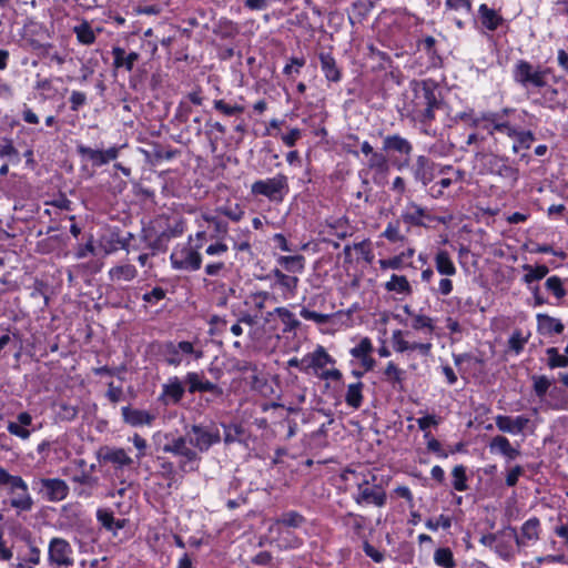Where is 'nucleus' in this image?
<instances>
[{
	"label": "nucleus",
	"mask_w": 568,
	"mask_h": 568,
	"mask_svg": "<svg viewBox=\"0 0 568 568\" xmlns=\"http://www.w3.org/2000/svg\"><path fill=\"white\" fill-rule=\"evenodd\" d=\"M442 104L440 92L434 81L424 80L415 87L410 113L413 120L422 124L423 133L432 136L436 134L432 130V122L435 120V111Z\"/></svg>",
	"instance_id": "nucleus-1"
},
{
	"label": "nucleus",
	"mask_w": 568,
	"mask_h": 568,
	"mask_svg": "<svg viewBox=\"0 0 568 568\" xmlns=\"http://www.w3.org/2000/svg\"><path fill=\"white\" fill-rule=\"evenodd\" d=\"M516 109L503 108L499 111H485L471 118V126L481 129L487 135L497 140L496 134L506 135L510 139L519 129L510 121V115L515 114Z\"/></svg>",
	"instance_id": "nucleus-2"
},
{
	"label": "nucleus",
	"mask_w": 568,
	"mask_h": 568,
	"mask_svg": "<svg viewBox=\"0 0 568 568\" xmlns=\"http://www.w3.org/2000/svg\"><path fill=\"white\" fill-rule=\"evenodd\" d=\"M349 476H356L355 470L346 468L342 474L341 478L343 480H348ZM371 481H376V476L371 475L369 478L366 475H362V478H356V485L358 493L355 496V501L358 505H374L376 507H383L386 505L387 495L384 488L378 484H373L371 486Z\"/></svg>",
	"instance_id": "nucleus-3"
},
{
	"label": "nucleus",
	"mask_w": 568,
	"mask_h": 568,
	"mask_svg": "<svg viewBox=\"0 0 568 568\" xmlns=\"http://www.w3.org/2000/svg\"><path fill=\"white\" fill-rule=\"evenodd\" d=\"M550 72L548 68L542 69L540 65L534 67L526 60H518L513 70L515 82L528 88H544L547 85V75Z\"/></svg>",
	"instance_id": "nucleus-4"
},
{
	"label": "nucleus",
	"mask_w": 568,
	"mask_h": 568,
	"mask_svg": "<svg viewBox=\"0 0 568 568\" xmlns=\"http://www.w3.org/2000/svg\"><path fill=\"white\" fill-rule=\"evenodd\" d=\"M288 191L287 176L282 173L265 180H257L251 185L253 195L265 196L273 202H282Z\"/></svg>",
	"instance_id": "nucleus-5"
},
{
	"label": "nucleus",
	"mask_w": 568,
	"mask_h": 568,
	"mask_svg": "<svg viewBox=\"0 0 568 568\" xmlns=\"http://www.w3.org/2000/svg\"><path fill=\"white\" fill-rule=\"evenodd\" d=\"M539 527L540 521L534 517L528 519L521 527V532L518 534L516 528L508 526L500 531V535L508 541L514 540L517 547L520 549L529 541H536L539 539Z\"/></svg>",
	"instance_id": "nucleus-6"
},
{
	"label": "nucleus",
	"mask_w": 568,
	"mask_h": 568,
	"mask_svg": "<svg viewBox=\"0 0 568 568\" xmlns=\"http://www.w3.org/2000/svg\"><path fill=\"white\" fill-rule=\"evenodd\" d=\"M170 261L174 270L197 271L202 265L201 254L189 245L175 248L170 256Z\"/></svg>",
	"instance_id": "nucleus-7"
},
{
	"label": "nucleus",
	"mask_w": 568,
	"mask_h": 568,
	"mask_svg": "<svg viewBox=\"0 0 568 568\" xmlns=\"http://www.w3.org/2000/svg\"><path fill=\"white\" fill-rule=\"evenodd\" d=\"M49 562L51 566H55L58 568L61 567H70L73 565L72 547L71 545L63 538H52L49 544Z\"/></svg>",
	"instance_id": "nucleus-8"
},
{
	"label": "nucleus",
	"mask_w": 568,
	"mask_h": 568,
	"mask_svg": "<svg viewBox=\"0 0 568 568\" xmlns=\"http://www.w3.org/2000/svg\"><path fill=\"white\" fill-rule=\"evenodd\" d=\"M190 445L201 452L207 450L213 444L221 440L219 429L204 427L201 425H193L187 432Z\"/></svg>",
	"instance_id": "nucleus-9"
},
{
	"label": "nucleus",
	"mask_w": 568,
	"mask_h": 568,
	"mask_svg": "<svg viewBox=\"0 0 568 568\" xmlns=\"http://www.w3.org/2000/svg\"><path fill=\"white\" fill-rule=\"evenodd\" d=\"M39 485V494L49 501H61L69 494L68 485L60 478H41Z\"/></svg>",
	"instance_id": "nucleus-10"
},
{
	"label": "nucleus",
	"mask_w": 568,
	"mask_h": 568,
	"mask_svg": "<svg viewBox=\"0 0 568 568\" xmlns=\"http://www.w3.org/2000/svg\"><path fill=\"white\" fill-rule=\"evenodd\" d=\"M402 221L410 226H423L428 227V223L435 220L428 211L415 202L407 204L400 215Z\"/></svg>",
	"instance_id": "nucleus-11"
},
{
	"label": "nucleus",
	"mask_w": 568,
	"mask_h": 568,
	"mask_svg": "<svg viewBox=\"0 0 568 568\" xmlns=\"http://www.w3.org/2000/svg\"><path fill=\"white\" fill-rule=\"evenodd\" d=\"M185 383L187 384V390L191 394L209 392L216 397H221L223 395V389L219 385L205 379L202 374L196 372H189L185 375Z\"/></svg>",
	"instance_id": "nucleus-12"
},
{
	"label": "nucleus",
	"mask_w": 568,
	"mask_h": 568,
	"mask_svg": "<svg viewBox=\"0 0 568 568\" xmlns=\"http://www.w3.org/2000/svg\"><path fill=\"white\" fill-rule=\"evenodd\" d=\"M495 424L503 433L519 435L528 427L530 419L524 415L516 417L498 415L495 417Z\"/></svg>",
	"instance_id": "nucleus-13"
},
{
	"label": "nucleus",
	"mask_w": 568,
	"mask_h": 568,
	"mask_svg": "<svg viewBox=\"0 0 568 568\" xmlns=\"http://www.w3.org/2000/svg\"><path fill=\"white\" fill-rule=\"evenodd\" d=\"M416 182L428 185L435 178V163L425 155H418L410 168Z\"/></svg>",
	"instance_id": "nucleus-14"
},
{
	"label": "nucleus",
	"mask_w": 568,
	"mask_h": 568,
	"mask_svg": "<svg viewBox=\"0 0 568 568\" xmlns=\"http://www.w3.org/2000/svg\"><path fill=\"white\" fill-rule=\"evenodd\" d=\"M328 364H335V359L321 345L314 352L306 354V374L312 373L317 376Z\"/></svg>",
	"instance_id": "nucleus-15"
},
{
	"label": "nucleus",
	"mask_w": 568,
	"mask_h": 568,
	"mask_svg": "<svg viewBox=\"0 0 568 568\" xmlns=\"http://www.w3.org/2000/svg\"><path fill=\"white\" fill-rule=\"evenodd\" d=\"M383 151L399 153L408 158L413 151L412 143L399 134H389L383 139ZM408 163V159L405 160V164Z\"/></svg>",
	"instance_id": "nucleus-16"
},
{
	"label": "nucleus",
	"mask_w": 568,
	"mask_h": 568,
	"mask_svg": "<svg viewBox=\"0 0 568 568\" xmlns=\"http://www.w3.org/2000/svg\"><path fill=\"white\" fill-rule=\"evenodd\" d=\"M321 70L328 82H339L342 80V70L337 65L336 59L331 52H321L318 54Z\"/></svg>",
	"instance_id": "nucleus-17"
},
{
	"label": "nucleus",
	"mask_w": 568,
	"mask_h": 568,
	"mask_svg": "<svg viewBox=\"0 0 568 568\" xmlns=\"http://www.w3.org/2000/svg\"><path fill=\"white\" fill-rule=\"evenodd\" d=\"M537 331L540 335L552 336L561 334L565 329L560 320L555 318L548 314H537Z\"/></svg>",
	"instance_id": "nucleus-18"
},
{
	"label": "nucleus",
	"mask_w": 568,
	"mask_h": 568,
	"mask_svg": "<svg viewBox=\"0 0 568 568\" xmlns=\"http://www.w3.org/2000/svg\"><path fill=\"white\" fill-rule=\"evenodd\" d=\"M184 392L185 390L183 388L181 381L179 379V377L174 376L171 377L169 382L163 385L161 398H163L165 404L169 403L168 399L172 404H178L183 398Z\"/></svg>",
	"instance_id": "nucleus-19"
},
{
	"label": "nucleus",
	"mask_w": 568,
	"mask_h": 568,
	"mask_svg": "<svg viewBox=\"0 0 568 568\" xmlns=\"http://www.w3.org/2000/svg\"><path fill=\"white\" fill-rule=\"evenodd\" d=\"M121 412L124 422L134 427L150 425L154 419L146 410L135 409L129 406L122 407Z\"/></svg>",
	"instance_id": "nucleus-20"
},
{
	"label": "nucleus",
	"mask_w": 568,
	"mask_h": 568,
	"mask_svg": "<svg viewBox=\"0 0 568 568\" xmlns=\"http://www.w3.org/2000/svg\"><path fill=\"white\" fill-rule=\"evenodd\" d=\"M478 14L483 27L489 31L497 30L505 22V19L496 10L485 3L479 6Z\"/></svg>",
	"instance_id": "nucleus-21"
},
{
	"label": "nucleus",
	"mask_w": 568,
	"mask_h": 568,
	"mask_svg": "<svg viewBox=\"0 0 568 568\" xmlns=\"http://www.w3.org/2000/svg\"><path fill=\"white\" fill-rule=\"evenodd\" d=\"M490 165L493 173L509 180L511 184H515L518 181V170L509 165L505 159L493 156L490 160Z\"/></svg>",
	"instance_id": "nucleus-22"
},
{
	"label": "nucleus",
	"mask_w": 568,
	"mask_h": 568,
	"mask_svg": "<svg viewBox=\"0 0 568 568\" xmlns=\"http://www.w3.org/2000/svg\"><path fill=\"white\" fill-rule=\"evenodd\" d=\"M32 417L29 413L22 412L17 416V422H10L8 424V432L11 435L18 436L22 439H27L30 436V430L26 427L31 425Z\"/></svg>",
	"instance_id": "nucleus-23"
},
{
	"label": "nucleus",
	"mask_w": 568,
	"mask_h": 568,
	"mask_svg": "<svg viewBox=\"0 0 568 568\" xmlns=\"http://www.w3.org/2000/svg\"><path fill=\"white\" fill-rule=\"evenodd\" d=\"M113 64L115 68H125V70L131 71L134 67V63L139 60L140 55L136 52L125 53V50L120 47H114L112 49Z\"/></svg>",
	"instance_id": "nucleus-24"
},
{
	"label": "nucleus",
	"mask_w": 568,
	"mask_h": 568,
	"mask_svg": "<svg viewBox=\"0 0 568 568\" xmlns=\"http://www.w3.org/2000/svg\"><path fill=\"white\" fill-rule=\"evenodd\" d=\"M214 34L221 39H234L239 32V24L227 18H221L213 30Z\"/></svg>",
	"instance_id": "nucleus-25"
},
{
	"label": "nucleus",
	"mask_w": 568,
	"mask_h": 568,
	"mask_svg": "<svg viewBox=\"0 0 568 568\" xmlns=\"http://www.w3.org/2000/svg\"><path fill=\"white\" fill-rule=\"evenodd\" d=\"M180 232L175 230H166L161 232L153 241L149 242L148 247L152 251V255L163 253L168 250L169 243L172 237H175Z\"/></svg>",
	"instance_id": "nucleus-26"
},
{
	"label": "nucleus",
	"mask_w": 568,
	"mask_h": 568,
	"mask_svg": "<svg viewBox=\"0 0 568 568\" xmlns=\"http://www.w3.org/2000/svg\"><path fill=\"white\" fill-rule=\"evenodd\" d=\"M435 266L437 272L442 275L453 276L457 272L449 253L445 250H440L436 253Z\"/></svg>",
	"instance_id": "nucleus-27"
},
{
	"label": "nucleus",
	"mask_w": 568,
	"mask_h": 568,
	"mask_svg": "<svg viewBox=\"0 0 568 568\" xmlns=\"http://www.w3.org/2000/svg\"><path fill=\"white\" fill-rule=\"evenodd\" d=\"M11 494L13 495L10 500L12 507L21 511H29L32 508L33 501L28 493L26 483L23 488H14V493Z\"/></svg>",
	"instance_id": "nucleus-28"
},
{
	"label": "nucleus",
	"mask_w": 568,
	"mask_h": 568,
	"mask_svg": "<svg viewBox=\"0 0 568 568\" xmlns=\"http://www.w3.org/2000/svg\"><path fill=\"white\" fill-rule=\"evenodd\" d=\"M363 388L362 382L349 384L345 394V403L347 406L358 409L363 404Z\"/></svg>",
	"instance_id": "nucleus-29"
},
{
	"label": "nucleus",
	"mask_w": 568,
	"mask_h": 568,
	"mask_svg": "<svg viewBox=\"0 0 568 568\" xmlns=\"http://www.w3.org/2000/svg\"><path fill=\"white\" fill-rule=\"evenodd\" d=\"M166 449L173 452L175 455L186 457L190 462L196 458V453L193 446L190 445L187 435L186 437L175 439Z\"/></svg>",
	"instance_id": "nucleus-30"
},
{
	"label": "nucleus",
	"mask_w": 568,
	"mask_h": 568,
	"mask_svg": "<svg viewBox=\"0 0 568 568\" xmlns=\"http://www.w3.org/2000/svg\"><path fill=\"white\" fill-rule=\"evenodd\" d=\"M80 469H78L72 475V480L74 483H79L81 485H85L92 487L98 484V477L93 476V471L95 470V464H90L89 468H85L87 464H79Z\"/></svg>",
	"instance_id": "nucleus-31"
},
{
	"label": "nucleus",
	"mask_w": 568,
	"mask_h": 568,
	"mask_svg": "<svg viewBox=\"0 0 568 568\" xmlns=\"http://www.w3.org/2000/svg\"><path fill=\"white\" fill-rule=\"evenodd\" d=\"M367 168L376 174H386L389 170V163L384 151H375L368 156Z\"/></svg>",
	"instance_id": "nucleus-32"
},
{
	"label": "nucleus",
	"mask_w": 568,
	"mask_h": 568,
	"mask_svg": "<svg viewBox=\"0 0 568 568\" xmlns=\"http://www.w3.org/2000/svg\"><path fill=\"white\" fill-rule=\"evenodd\" d=\"M490 449L493 452L500 453L508 459H515L519 455V452L513 448L509 440L504 436H496L491 440Z\"/></svg>",
	"instance_id": "nucleus-33"
},
{
	"label": "nucleus",
	"mask_w": 568,
	"mask_h": 568,
	"mask_svg": "<svg viewBox=\"0 0 568 568\" xmlns=\"http://www.w3.org/2000/svg\"><path fill=\"white\" fill-rule=\"evenodd\" d=\"M98 520L101 525L112 531H116L119 529L124 528L126 520L125 519H115L113 513L109 509H99L97 513Z\"/></svg>",
	"instance_id": "nucleus-34"
},
{
	"label": "nucleus",
	"mask_w": 568,
	"mask_h": 568,
	"mask_svg": "<svg viewBox=\"0 0 568 568\" xmlns=\"http://www.w3.org/2000/svg\"><path fill=\"white\" fill-rule=\"evenodd\" d=\"M514 144L511 150L514 153H518L520 150L530 149L532 142L536 140L535 134L530 130L518 129L516 134L513 136Z\"/></svg>",
	"instance_id": "nucleus-35"
},
{
	"label": "nucleus",
	"mask_w": 568,
	"mask_h": 568,
	"mask_svg": "<svg viewBox=\"0 0 568 568\" xmlns=\"http://www.w3.org/2000/svg\"><path fill=\"white\" fill-rule=\"evenodd\" d=\"M276 262L290 273H302L304 271L305 257L303 255H281L276 258Z\"/></svg>",
	"instance_id": "nucleus-36"
},
{
	"label": "nucleus",
	"mask_w": 568,
	"mask_h": 568,
	"mask_svg": "<svg viewBox=\"0 0 568 568\" xmlns=\"http://www.w3.org/2000/svg\"><path fill=\"white\" fill-rule=\"evenodd\" d=\"M385 290L387 292H396L398 294H410L412 293V286L404 275H396L393 274L390 276V280L385 283Z\"/></svg>",
	"instance_id": "nucleus-37"
},
{
	"label": "nucleus",
	"mask_w": 568,
	"mask_h": 568,
	"mask_svg": "<svg viewBox=\"0 0 568 568\" xmlns=\"http://www.w3.org/2000/svg\"><path fill=\"white\" fill-rule=\"evenodd\" d=\"M404 311L407 315L412 317V328L415 331L427 329L429 333H433L435 329L433 318L423 314H416L409 310L408 306L404 307Z\"/></svg>",
	"instance_id": "nucleus-38"
},
{
	"label": "nucleus",
	"mask_w": 568,
	"mask_h": 568,
	"mask_svg": "<svg viewBox=\"0 0 568 568\" xmlns=\"http://www.w3.org/2000/svg\"><path fill=\"white\" fill-rule=\"evenodd\" d=\"M109 275L112 280L116 281H132L138 276V271L132 264H122L112 267L109 271Z\"/></svg>",
	"instance_id": "nucleus-39"
},
{
	"label": "nucleus",
	"mask_w": 568,
	"mask_h": 568,
	"mask_svg": "<svg viewBox=\"0 0 568 568\" xmlns=\"http://www.w3.org/2000/svg\"><path fill=\"white\" fill-rule=\"evenodd\" d=\"M0 158L7 159L8 162L12 164L20 163V153L13 145V142L9 138H3L0 140Z\"/></svg>",
	"instance_id": "nucleus-40"
},
{
	"label": "nucleus",
	"mask_w": 568,
	"mask_h": 568,
	"mask_svg": "<svg viewBox=\"0 0 568 568\" xmlns=\"http://www.w3.org/2000/svg\"><path fill=\"white\" fill-rule=\"evenodd\" d=\"M524 271H526V274L524 275V282L528 285H530L534 282L542 280L548 273L549 268L547 265H536L531 266L529 264L523 265Z\"/></svg>",
	"instance_id": "nucleus-41"
},
{
	"label": "nucleus",
	"mask_w": 568,
	"mask_h": 568,
	"mask_svg": "<svg viewBox=\"0 0 568 568\" xmlns=\"http://www.w3.org/2000/svg\"><path fill=\"white\" fill-rule=\"evenodd\" d=\"M213 106L216 111H219L225 116H236L245 111L244 105L237 103L230 104L225 102L223 99L214 100Z\"/></svg>",
	"instance_id": "nucleus-42"
},
{
	"label": "nucleus",
	"mask_w": 568,
	"mask_h": 568,
	"mask_svg": "<svg viewBox=\"0 0 568 568\" xmlns=\"http://www.w3.org/2000/svg\"><path fill=\"white\" fill-rule=\"evenodd\" d=\"M434 561L437 566L444 568H454L456 567V560L454 559L453 551L448 547H443L436 549L434 554Z\"/></svg>",
	"instance_id": "nucleus-43"
},
{
	"label": "nucleus",
	"mask_w": 568,
	"mask_h": 568,
	"mask_svg": "<svg viewBox=\"0 0 568 568\" xmlns=\"http://www.w3.org/2000/svg\"><path fill=\"white\" fill-rule=\"evenodd\" d=\"M77 152L80 156L87 158L88 160H90L94 166L104 165L102 150H94V149L85 146L83 144H78Z\"/></svg>",
	"instance_id": "nucleus-44"
},
{
	"label": "nucleus",
	"mask_w": 568,
	"mask_h": 568,
	"mask_svg": "<svg viewBox=\"0 0 568 568\" xmlns=\"http://www.w3.org/2000/svg\"><path fill=\"white\" fill-rule=\"evenodd\" d=\"M385 379L395 385H402L405 379V371L400 369L394 362H388L384 369Z\"/></svg>",
	"instance_id": "nucleus-45"
},
{
	"label": "nucleus",
	"mask_w": 568,
	"mask_h": 568,
	"mask_svg": "<svg viewBox=\"0 0 568 568\" xmlns=\"http://www.w3.org/2000/svg\"><path fill=\"white\" fill-rule=\"evenodd\" d=\"M274 313L278 315V317L281 318V321L285 325V328H284L285 332L294 331V329H296L301 325V322L286 307H276L274 310Z\"/></svg>",
	"instance_id": "nucleus-46"
},
{
	"label": "nucleus",
	"mask_w": 568,
	"mask_h": 568,
	"mask_svg": "<svg viewBox=\"0 0 568 568\" xmlns=\"http://www.w3.org/2000/svg\"><path fill=\"white\" fill-rule=\"evenodd\" d=\"M369 12V6L365 2L358 1L352 4L348 13L351 24L362 23Z\"/></svg>",
	"instance_id": "nucleus-47"
},
{
	"label": "nucleus",
	"mask_w": 568,
	"mask_h": 568,
	"mask_svg": "<svg viewBox=\"0 0 568 568\" xmlns=\"http://www.w3.org/2000/svg\"><path fill=\"white\" fill-rule=\"evenodd\" d=\"M0 487H7L10 493H14V488L24 487V481L21 477L12 476L6 469L0 467Z\"/></svg>",
	"instance_id": "nucleus-48"
},
{
	"label": "nucleus",
	"mask_w": 568,
	"mask_h": 568,
	"mask_svg": "<svg viewBox=\"0 0 568 568\" xmlns=\"http://www.w3.org/2000/svg\"><path fill=\"white\" fill-rule=\"evenodd\" d=\"M73 31L77 34L78 41L82 44H92L95 41V34L87 21L74 27Z\"/></svg>",
	"instance_id": "nucleus-49"
},
{
	"label": "nucleus",
	"mask_w": 568,
	"mask_h": 568,
	"mask_svg": "<svg viewBox=\"0 0 568 568\" xmlns=\"http://www.w3.org/2000/svg\"><path fill=\"white\" fill-rule=\"evenodd\" d=\"M304 523L305 518L297 511L284 513L278 519H276V525H283L292 528H297Z\"/></svg>",
	"instance_id": "nucleus-50"
},
{
	"label": "nucleus",
	"mask_w": 568,
	"mask_h": 568,
	"mask_svg": "<svg viewBox=\"0 0 568 568\" xmlns=\"http://www.w3.org/2000/svg\"><path fill=\"white\" fill-rule=\"evenodd\" d=\"M373 351H374V347H373V343H372L371 338L363 337L355 347L351 348L349 354L354 358L361 361L362 358L372 354Z\"/></svg>",
	"instance_id": "nucleus-51"
},
{
	"label": "nucleus",
	"mask_w": 568,
	"mask_h": 568,
	"mask_svg": "<svg viewBox=\"0 0 568 568\" xmlns=\"http://www.w3.org/2000/svg\"><path fill=\"white\" fill-rule=\"evenodd\" d=\"M452 485L458 491H464L468 488L466 469L463 465H457L452 471Z\"/></svg>",
	"instance_id": "nucleus-52"
},
{
	"label": "nucleus",
	"mask_w": 568,
	"mask_h": 568,
	"mask_svg": "<svg viewBox=\"0 0 568 568\" xmlns=\"http://www.w3.org/2000/svg\"><path fill=\"white\" fill-rule=\"evenodd\" d=\"M546 288L554 294V296L557 300H561L566 296L567 291L564 287L562 280L557 276L552 275L546 280L545 283Z\"/></svg>",
	"instance_id": "nucleus-53"
},
{
	"label": "nucleus",
	"mask_w": 568,
	"mask_h": 568,
	"mask_svg": "<svg viewBox=\"0 0 568 568\" xmlns=\"http://www.w3.org/2000/svg\"><path fill=\"white\" fill-rule=\"evenodd\" d=\"M300 280L294 275H286L280 280L277 285L283 290L284 297H293L296 294Z\"/></svg>",
	"instance_id": "nucleus-54"
},
{
	"label": "nucleus",
	"mask_w": 568,
	"mask_h": 568,
	"mask_svg": "<svg viewBox=\"0 0 568 568\" xmlns=\"http://www.w3.org/2000/svg\"><path fill=\"white\" fill-rule=\"evenodd\" d=\"M548 357L547 364L550 368L567 367L568 356L561 355L556 347H549L546 349Z\"/></svg>",
	"instance_id": "nucleus-55"
},
{
	"label": "nucleus",
	"mask_w": 568,
	"mask_h": 568,
	"mask_svg": "<svg viewBox=\"0 0 568 568\" xmlns=\"http://www.w3.org/2000/svg\"><path fill=\"white\" fill-rule=\"evenodd\" d=\"M217 213L229 217L233 222H239L244 216V210L240 204L234 205H222L216 207Z\"/></svg>",
	"instance_id": "nucleus-56"
},
{
	"label": "nucleus",
	"mask_w": 568,
	"mask_h": 568,
	"mask_svg": "<svg viewBox=\"0 0 568 568\" xmlns=\"http://www.w3.org/2000/svg\"><path fill=\"white\" fill-rule=\"evenodd\" d=\"M165 362L172 366H179L182 363L180 351L176 349L175 343L166 342L163 346Z\"/></svg>",
	"instance_id": "nucleus-57"
},
{
	"label": "nucleus",
	"mask_w": 568,
	"mask_h": 568,
	"mask_svg": "<svg viewBox=\"0 0 568 568\" xmlns=\"http://www.w3.org/2000/svg\"><path fill=\"white\" fill-rule=\"evenodd\" d=\"M532 382H534L532 388H534L535 394L539 398H542L551 385L550 379L545 375H535V376H532Z\"/></svg>",
	"instance_id": "nucleus-58"
},
{
	"label": "nucleus",
	"mask_w": 568,
	"mask_h": 568,
	"mask_svg": "<svg viewBox=\"0 0 568 568\" xmlns=\"http://www.w3.org/2000/svg\"><path fill=\"white\" fill-rule=\"evenodd\" d=\"M224 436L223 440L225 444H232L235 442H240L241 435L243 434V429L241 426L235 424L223 425Z\"/></svg>",
	"instance_id": "nucleus-59"
},
{
	"label": "nucleus",
	"mask_w": 568,
	"mask_h": 568,
	"mask_svg": "<svg viewBox=\"0 0 568 568\" xmlns=\"http://www.w3.org/2000/svg\"><path fill=\"white\" fill-rule=\"evenodd\" d=\"M528 337L523 336L521 332L519 329H516L513 332L508 339V346L511 351H514L516 354H519L523 352L525 344L527 343Z\"/></svg>",
	"instance_id": "nucleus-60"
},
{
	"label": "nucleus",
	"mask_w": 568,
	"mask_h": 568,
	"mask_svg": "<svg viewBox=\"0 0 568 568\" xmlns=\"http://www.w3.org/2000/svg\"><path fill=\"white\" fill-rule=\"evenodd\" d=\"M301 316L304 318V320H307V321H313L317 324H326L329 322L331 320V315L329 314H322V313H317L315 311H311L308 308H305L303 307L301 310Z\"/></svg>",
	"instance_id": "nucleus-61"
},
{
	"label": "nucleus",
	"mask_w": 568,
	"mask_h": 568,
	"mask_svg": "<svg viewBox=\"0 0 568 568\" xmlns=\"http://www.w3.org/2000/svg\"><path fill=\"white\" fill-rule=\"evenodd\" d=\"M404 257L405 253H402L400 255H396L389 258H382L378 261V264L382 270H400L404 265Z\"/></svg>",
	"instance_id": "nucleus-62"
},
{
	"label": "nucleus",
	"mask_w": 568,
	"mask_h": 568,
	"mask_svg": "<svg viewBox=\"0 0 568 568\" xmlns=\"http://www.w3.org/2000/svg\"><path fill=\"white\" fill-rule=\"evenodd\" d=\"M70 110L73 112H78L82 106H84L88 102L87 94L82 91H72L69 98Z\"/></svg>",
	"instance_id": "nucleus-63"
},
{
	"label": "nucleus",
	"mask_w": 568,
	"mask_h": 568,
	"mask_svg": "<svg viewBox=\"0 0 568 568\" xmlns=\"http://www.w3.org/2000/svg\"><path fill=\"white\" fill-rule=\"evenodd\" d=\"M78 407L73 405L67 403H61L59 405V416L62 420L71 422L78 416Z\"/></svg>",
	"instance_id": "nucleus-64"
}]
</instances>
